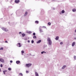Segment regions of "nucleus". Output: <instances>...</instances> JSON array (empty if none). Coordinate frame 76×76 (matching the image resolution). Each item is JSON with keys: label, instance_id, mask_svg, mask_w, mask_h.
<instances>
[{"label": "nucleus", "instance_id": "1", "mask_svg": "<svg viewBox=\"0 0 76 76\" xmlns=\"http://www.w3.org/2000/svg\"><path fill=\"white\" fill-rule=\"evenodd\" d=\"M48 42V44L49 45H51L52 44V41L50 38H48L47 39Z\"/></svg>", "mask_w": 76, "mask_h": 76}, {"label": "nucleus", "instance_id": "2", "mask_svg": "<svg viewBox=\"0 0 76 76\" xmlns=\"http://www.w3.org/2000/svg\"><path fill=\"white\" fill-rule=\"evenodd\" d=\"M1 28L3 30V31H5V32H8V31H9V30L5 27H2Z\"/></svg>", "mask_w": 76, "mask_h": 76}, {"label": "nucleus", "instance_id": "3", "mask_svg": "<svg viewBox=\"0 0 76 76\" xmlns=\"http://www.w3.org/2000/svg\"><path fill=\"white\" fill-rule=\"evenodd\" d=\"M39 32L40 33H42V32H44V31L41 29V26H40L39 27Z\"/></svg>", "mask_w": 76, "mask_h": 76}, {"label": "nucleus", "instance_id": "4", "mask_svg": "<svg viewBox=\"0 0 76 76\" xmlns=\"http://www.w3.org/2000/svg\"><path fill=\"white\" fill-rule=\"evenodd\" d=\"M32 65V64H26V66L27 67H30Z\"/></svg>", "mask_w": 76, "mask_h": 76}, {"label": "nucleus", "instance_id": "5", "mask_svg": "<svg viewBox=\"0 0 76 76\" xmlns=\"http://www.w3.org/2000/svg\"><path fill=\"white\" fill-rule=\"evenodd\" d=\"M0 61H1V62H2V63H4V59L1 58H0Z\"/></svg>", "mask_w": 76, "mask_h": 76}, {"label": "nucleus", "instance_id": "6", "mask_svg": "<svg viewBox=\"0 0 76 76\" xmlns=\"http://www.w3.org/2000/svg\"><path fill=\"white\" fill-rule=\"evenodd\" d=\"M15 3L18 4L19 2V0H15Z\"/></svg>", "mask_w": 76, "mask_h": 76}, {"label": "nucleus", "instance_id": "7", "mask_svg": "<svg viewBox=\"0 0 76 76\" xmlns=\"http://www.w3.org/2000/svg\"><path fill=\"white\" fill-rule=\"evenodd\" d=\"M75 44H76L75 42H73L72 44V47H74V46H75Z\"/></svg>", "mask_w": 76, "mask_h": 76}, {"label": "nucleus", "instance_id": "8", "mask_svg": "<svg viewBox=\"0 0 76 76\" xmlns=\"http://www.w3.org/2000/svg\"><path fill=\"white\" fill-rule=\"evenodd\" d=\"M58 38H59V37L58 36H57L56 38L55 39L57 41V40H58Z\"/></svg>", "mask_w": 76, "mask_h": 76}, {"label": "nucleus", "instance_id": "9", "mask_svg": "<svg viewBox=\"0 0 76 76\" xmlns=\"http://www.w3.org/2000/svg\"><path fill=\"white\" fill-rule=\"evenodd\" d=\"M28 15V12H25V14L24 15V16H26V15Z\"/></svg>", "mask_w": 76, "mask_h": 76}, {"label": "nucleus", "instance_id": "10", "mask_svg": "<svg viewBox=\"0 0 76 76\" xmlns=\"http://www.w3.org/2000/svg\"><path fill=\"white\" fill-rule=\"evenodd\" d=\"M35 75L36 76H39V75H38V74L37 72H35Z\"/></svg>", "mask_w": 76, "mask_h": 76}, {"label": "nucleus", "instance_id": "11", "mask_svg": "<svg viewBox=\"0 0 76 76\" xmlns=\"http://www.w3.org/2000/svg\"><path fill=\"white\" fill-rule=\"evenodd\" d=\"M41 42V40H39L37 42V43L39 44V43H40Z\"/></svg>", "mask_w": 76, "mask_h": 76}, {"label": "nucleus", "instance_id": "12", "mask_svg": "<svg viewBox=\"0 0 76 76\" xmlns=\"http://www.w3.org/2000/svg\"><path fill=\"white\" fill-rule=\"evenodd\" d=\"M66 67V65H64L63 67H62V69H64V68Z\"/></svg>", "mask_w": 76, "mask_h": 76}, {"label": "nucleus", "instance_id": "13", "mask_svg": "<svg viewBox=\"0 0 76 76\" xmlns=\"http://www.w3.org/2000/svg\"><path fill=\"white\" fill-rule=\"evenodd\" d=\"M27 33H28V34H31L32 32H31V31H27Z\"/></svg>", "mask_w": 76, "mask_h": 76}, {"label": "nucleus", "instance_id": "14", "mask_svg": "<svg viewBox=\"0 0 76 76\" xmlns=\"http://www.w3.org/2000/svg\"><path fill=\"white\" fill-rule=\"evenodd\" d=\"M72 10V12H75L76 11V10L75 9H73Z\"/></svg>", "mask_w": 76, "mask_h": 76}, {"label": "nucleus", "instance_id": "15", "mask_svg": "<svg viewBox=\"0 0 76 76\" xmlns=\"http://www.w3.org/2000/svg\"><path fill=\"white\" fill-rule=\"evenodd\" d=\"M44 53H45H45H46V52H45V51H42L41 52V53L42 54H43Z\"/></svg>", "mask_w": 76, "mask_h": 76}, {"label": "nucleus", "instance_id": "16", "mask_svg": "<svg viewBox=\"0 0 76 76\" xmlns=\"http://www.w3.org/2000/svg\"><path fill=\"white\" fill-rule=\"evenodd\" d=\"M16 63L17 64H19V61H16Z\"/></svg>", "mask_w": 76, "mask_h": 76}, {"label": "nucleus", "instance_id": "17", "mask_svg": "<svg viewBox=\"0 0 76 76\" xmlns=\"http://www.w3.org/2000/svg\"><path fill=\"white\" fill-rule=\"evenodd\" d=\"M22 36L23 37H24L25 36V34H22Z\"/></svg>", "mask_w": 76, "mask_h": 76}, {"label": "nucleus", "instance_id": "18", "mask_svg": "<svg viewBox=\"0 0 76 76\" xmlns=\"http://www.w3.org/2000/svg\"><path fill=\"white\" fill-rule=\"evenodd\" d=\"M64 12H65V11H64V10H62L61 11V13L62 14L64 13Z\"/></svg>", "mask_w": 76, "mask_h": 76}, {"label": "nucleus", "instance_id": "19", "mask_svg": "<svg viewBox=\"0 0 76 76\" xmlns=\"http://www.w3.org/2000/svg\"><path fill=\"white\" fill-rule=\"evenodd\" d=\"M20 76H23V74L22 73H20L19 74Z\"/></svg>", "mask_w": 76, "mask_h": 76}, {"label": "nucleus", "instance_id": "20", "mask_svg": "<svg viewBox=\"0 0 76 76\" xmlns=\"http://www.w3.org/2000/svg\"><path fill=\"white\" fill-rule=\"evenodd\" d=\"M46 28V29H47V28H46V27L45 26H41V28Z\"/></svg>", "mask_w": 76, "mask_h": 76}, {"label": "nucleus", "instance_id": "21", "mask_svg": "<svg viewBox=\"0 0 76 76\" xmlns=\"http://www.w3.org/2000/svg\"><path fill=\"white\" fill-rule=\"evenodd\" d=\"M74 60H76V56H74Z\"/></svg>", "mask_w": 76, "mask_h": 76}, {"label": "nucleus", "instance_id": "22", "mask_svg": "<svg viewBox=\"0 0 76 76\" xmlns=\"http://www.w3.org/2000/svg\"><path fill=\"white\" fill-rule=\"evenodd\" d=\"M17 46L19 47V43H18V44H17Z\"/></svg>", "mask_w": 76, "mask_h": 76}, {"label": "nucleus", "instance_id": "23", "mask_svg": "<svg viewBox=\"0 0 76 76\" xmlns=\"http://www.w3.org/2000/svg\"><path fill=\"white\" fill-rule=\"evenodd\" d=\"M21 53L22 54V55H23V53H24V51L23 50H22L21 51Z\"/></svg>", "mask_w": 76, "mask_h": 76}, {"label": "nucleus", "instance_id": "24", "mask_svg": "<svg viewBox=\"0 0 76 76\" xmlns=\"http://www.w3.org/2000/svg\"><path fill=\"white\" fill-rule=\"evenodd\" d=\"M33 38H34V39H36V38H37V37L36 36H33Z\"/></svg>", "mask_w": 76, "mask_h": 76}, {"label": "nucleus", "instance_id": "25", "mask_svg": "<svg viewBox=\"0 0 76 76\" xmlns=\"http://www.w3.org/2000/svg\"><path fill=\"white\" fill-rule=\"evenodd\" d=\"M22 47V45H21L20 43H19V47Z\"/></svg>", "mask_w": 76, "mask_h": 76}, {"label": "nucleus", "instance_id": "26", "mask_svg": "<svg viewBox=\"0 0 76 76\" xmlns=\"http://www.w3.org/2000/svg\"><path fill=\"white\" fill-rule=\"evenodd\" d=\"M34 40H32L31 41V43L33 44L34 43Z\"/></svg>", "mask_w": 76, "mask_h": 76}, {"label": "nucleus", "instance_id": "27", "mask_svg": "<svg viewBox=\"0 0 76 76\" xmlns=\"http://www.w3.org/2000/svg\"><path fill=\"white\" fill-rule=\"evenodd\" d=\"M47 47V45H44V47L46 48Z\"/></svg>", "mask_w": 76, "mask_h": 76}, {"label": "nucleus", "instance_id": "28", "mask_svg": "<svg viewBox=\"0 0 76 76\" xmlns=\"http://www.w3.org/2000/svg\"><path fill=\"white\" fill-rule=\"evenodd\" d=\"M3 50V48H1L0 49V50Z\"/></svg>", "mask_w": 76, "mask_h": 76}, {"label": "nucleus", "instance_id": "29", "mask_svg": "<svg viewBox=\"0 0 76 76\" xmlns=\"http://www.w3.org/2000/svg\"><path fill=\"white\" fill-rule=\"evenodd\" d=\"M48 25H51V23H50V22L48 23Z\"/></svg>", "mask_w": 76, "mask_h": 76}, {"label": "nucleus", "instance_id": "30", "mask_svg": "<svg viewBox=\"0 0 76 76\" xmlns=\"http://www.w3.org/2000/svg\"><path fill=\"white\" fill-rule=\"evenodd\" d=\"M35 23H38V21H35Z\"/></svg>", "mask_w": 76, "mask_h": 76}, {"label": "nucleus", "instance_id": "31", "mask_svg": "<svg viewBox=\"0 0 76 76\" xmlns=\"http://www.w3.org/2000/svg\"><path fill=\"white\" fill-rule=\"evenodd\" d=\"M8 69L10 71V70H11V68H8Z\"/></svg>", "mask_w": 76, "mask_h": 76}, {"label": "nucleus", "instance_id": "32", "mask_svg": "<svg viewBox=\"0 0 76 76\" xmlns=\"http://www.w3.org/2000/svg\"><path fill=\"white\" fill-rule=\"evenodd\" d=\"M7 72V70H5L3 71V72Z\"/></svg>", "mask_w": 76, "mask_h": 76}, {"label": "nucleus", "instance_id": "33", "mask_svg": "<svg viewBox=\"0 0 76 76\" xmlns=\"http://www.w3.org/2000/svg\"><path fill=\"white\" fill-rule=\"evenodd\" d=\"M60 44L61 45H62V44H63V42H61L60 43Z\"/></svg>", "mask_w": 76, "mask_h": 76}, {"label": "nucleus", "instance_id": "34", "mask_svg": "<svg viewBox=\"0 0 76 76\" xmlns=\"http://www.w3.org/2000/svg\"><path fill=\"white\" fill-rule=\"evenodd\" d=\"M1 67H3V65L2 64H1Z\"/></svg>", "mask_w": 76, "mask_h": 76}, {"label": "nucleus", "instance_id": "35", "mask_svg": "<svg viewBox=\"0 0 76 76\" xmlns=\"http://www.w3.org/2000/svg\"><path fill=\"white\" fill-rule=\"evenodd\" d=\"M33 35H35V33H34L33 34Z\"/></svg>", "mask_w": 76, "mask_h": 76}, {"label": "nucleus", "instance_id": "36", "mask_svg": "<svg viewBox=\"0 0 76 76\" xmlns=\"http://www.w3.org/2000/svg\"><path fill=\"white\" fill-rule=\"evenodd\" d=\"M13 61L11 60L10 61V63H12Z\"/></svg>", "mask_w": 76, "mask_h": 76}, {"label": "nucleus", "instance_id": "37", "mask_svg": "<svg viewBox=\"0 0 76 76\" xmlns=\"http://www.w3.org/2000/svg\"><path fill=\"white\" fill-rule=\"evenodd\" d=\"M26 72L27 73H29V72H28V71H26Z\"/></svg>", "mask_w": 76, "mask_h": 76}, {"label": "nucleus", "instance_id": "38", "mask_svg": "<svg viewBox=\"0 0 76 76\" xmlns=\"http://www.w3.org/2000/svg\"><path fill=\"white\" fill-rule=\"evenodd\" d=\"M5 42H6V43H7V42H8L7 41H5Z\"/></svg>", "mask_w": 76, "mask_h": 76}, {"label": "nucleus", "instance_id": "39", "mask_svg": "<svg viewBox=\"0 0 76 76\" xmlns=\"http://www.w3.org/2000/svg\"><path fill=\"white\" fill-rule=\"evenodd\" d=\"M28 42L29 43V42H30V41H29V40H28Z\"/></svg>", "mask_w": 76, "mask_h": 76}, {"label": "nucleus", "instance_id": "40", "mask_svg": "<svg viewBox=\"0 0 76 76\" xmlns=\"http://www.w3.org/2000/svg\"><path fill=\"white\" fill-rule=\"evenodd\" d=\"M74 39H75V40H76V37H75V38H74Z\"/></svg>", "mask_w": 76, "mask_h": 76}, {"label": "nucleus", "instance_id": "41", "mask_svg": "<svg viewBox=\"0 0 76 76\" xmlns=\"http://www.w3.org/2000/svg\"><path fill=\"white\" fill-rule=\"evenodd\" d=\"M53 10H55V8H53Z\"/></svg>", "mask_w": 76, "mask_h": 76}, {"label": "nucleus", "instance_id": "42", "mask_svg": "<svg viewBox=\"0 0 76 76\" xmlns=\"http://www.w3.org/2000/svg\"><path fill=\"white\" fill-rule=\"evenodd\" d=\"M75 33H76V29L75 30Z\"/></svg>", "mask_w": 76, "mask_h": 76}, {"label": "nucleus", "instance_id": "43", "mask_svg": "<svg viewBox=\"0 0 76 76\" xmlns=\"http://www.w3.org/2000/svg\"><path fill=\"white\" fill-rule=\"evenodd\" d=\"M22 34V33L21 32H19V34Z\"/></svg>", "mask_w": 76, "mask_h": 76}, {"label": "nucleus", "instance_id": "44", "mask_svg": "<svg viewBox=\"0 0 76 76\" xmlns=\"http://www.w3.org/2000/svg\"><path fill=\"white\" fill-rule=\"evenodd\" d=\"M61 13H62L61 12H60V15H61Z\"/></svg>", "mask_w": 76, "mask_h": 76}, {"label": "nucleus", "instance_id": "45", "mask_svg": "<svg viewBox=\"0 0 76 76\" xmlns=\"http://www.w3.org/2000/svg\"><path fill=\"white\" fill-rule=\"evenodd\" d=\"M4 72V75L5 74V72Z\"/></svg>", "mask_w": 76, "mask_h": 76}, {"label": "nucleus", "instance_id": "46", "mask_svg": "<svg viewBox=\"0 0 76 76\" xmlns=\"http://www.w3.org/2000/svg\"><path fill=\"white\" fill-rule=\"evenodd\" d=\"M25 41H26V39H25Z\"/></svg>", "mask_w": 76, "mask_h": 76}, {"label": "nucleus", "instance_id": "47", "mask_svg": "<svg viewBox=\"0 0 76 76\" xmlns=\"http://www.w3.org/2000/svg\"><path fill=\"white\" fill-rule=\"evenodd\" d=\"M0 72H1V69H0Z\"/></svg>", "mask_w": 76, "mask_h": 76}, {"label": "nucleus", "instance_id": "48", "mask_svg": "<svg viewBox=\"0 0 76 76\" xmlns=\"http://www.w3.org/2000/svg\"><path fill=\"white\" fill-rule=\"evenodd\" d=\"M19 63H20V61H19Z\"/></svg>", "mask_w": 76, "mask_h": 76}]
</instances>
